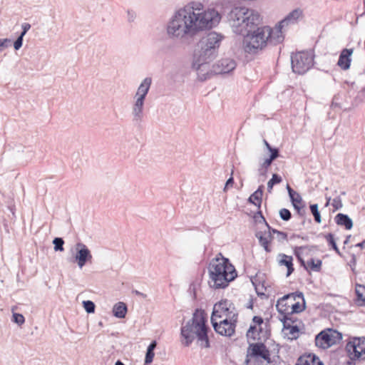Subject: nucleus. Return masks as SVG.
Returning a JSON list of instances; mask_svg holds the SVG:
<instances>
[{"mask_svg": "<svg viewBox=\"0 0 365 365\" xmlns=\"http://www.w3.org/2000/svg\"><path fill=\"white\" fill-rule=\"evenodd\" d=\"M289 298H292L294 300H296L297 298L303 299V293L302 292H295L285 294L280 298L276 304L277 312L279 314L283 316L289 312V309L290 306L286 302V301Z\"/></svg>", "mask_w": 365, "mask_h": 365, "instance_id": "2eb2a0df", "label": "nucleus"}, {"mask_svg": "<svg viewBox=\"0 0 365 365\" xmlns=\"http://www.w3.org/2000/svg\"><path fill=\"white\" fill-rule=\"evenodd\" d=\"M220 20L221 16L215 9L204 10L202 3L192 1L174 13L167 24L166 32L170 38L184 41L200 31L215 27Z\"/></svg>", "mask_w": 365, "mask_h": 365, "instance_id": "f257e3e1", "label": "nucleus"}, {"mask_svg": "<svg viewBox=\"0 0 365 365\" xmlns=\"http://www.w3.org/2000/svg\"><path fill=\"white\" fill-rule=\"evenodd\" d=\"M283 329L289 331V334L292 336V339H297L299 337V327L297 325H292L291 324H286L283 322Z\"/></svg>", "mask_w": 365, "mask_h": 365, "instance_id": "c756f323", "label": "nucleus"}, {"mask_svg": "<svg viewBox=\"0 0 365 365\" xmlns=\"http://www.w3.org/2000/svg\"><path fill=\"white\" fill-rule=\"evenodd\" d=\"M340 96L338 94V95H335L333 98H332V101H331V107L332 108H341V106H340V103H339V100H340Z\"/></svg>", "mask_w": 365, "mask_h": 365, "instance_id": "09e8293b", "label": "nucleus"}, {"mask_svg": "<svg viewBox=\"0 0 365 365\" xmlns=\"http://www.w3.org/2000/svg\"><path fill=\"white\" fill-rule=\"evenodd\" d=\"M277 262L279 266H285L287 267V277L290 276L294 272V267L292 256L279 253L277 255Z\"/></svg>", "mask_w": 365, "mask_h": 365, "instance_id": "a211bd4d", "label": "nucleus"}, {"mask_svg": "<svg viewBox=\"0 0 365 365\" xmlns=\"http://www.w3.org/2000/svg\"><path fill=\"white\" fill-rule=\"evenodd\" d=\"M273 160L268 158L260 165V167L268 170Z\"/></svg>", "mask_w": 365, "mask_h": 365, "instance_id": "4d7b16f0", "label": "nucleus"}, {"mask_svg": "<svg viewBox=\"0 0 365 365\" xmlns=\"http://www.w3.org/2000/svg\"><path fill=\"white\" fill-rule=\"evenodd\" d=\"M22 27V31L20 34V36H24L28 32V31L31 28V25L29 23H24L21 25Z\"/></svg>", "mask_w": 365, "mask_h": 365, "instance_id": "603ef678", "label": "nucleus"}, {"mask_svg": "<svg viewBox=\"0 0 365 365\" xmlns=\"http://www.w3.org/2000/svg\"><path fill=\"white\" fill-rule=\"evenodd\" d=\"M353 52L354 48H343L340 52L337 66L343 71H347L349 69Z\"/></svg>", "mask_w": 365, "mask_h": 365, "instance_id": "f3484780", "label": "nucleus"}, {"mask_svg": "<svg viewBox=\"0 0 365 365\" xmlns=\"http://www.w3.org/2000/svg\"><path fill=\"white\" fill-rule=\"evenodd\" d=\"M314 63L312 51H299L291 56V65L294 73L302 75L309 71Z\"/></svg>", "mask_w": 365, "mask_h": 365, "instance_id": "0eeeda50", "label": "nucleus"}, {"mask_svg": "<svg viewBox=\"0 0 365 365\" xmlns=\"http://www.w3.org/2000/svg\"><path fill=\"white\" fill-rule=\"evenodd\" d=\"M225 36L215 31H210L204 36L197 43V48L194 51L192 68L198 71V79L201 81L210 78V73L207 71L208 64L218 55L219 48Z\"/></svg>", "mask_w": 365, "mask_h": 365, "instance_id": "7ed1b4c3", "label": "nucleus"}, {"mask_svg": "<svg viewBox=\"0 0 365 365\" xmlns=\"http://www.w3.org/2000/svg\"><path fill=\"white\" fill-rule=\"evenodd\" d=\"M76 253L74 257V262H76L79 268L81 269L87 262L91 261L92 255L87 246L82 242L76 244Z\"/></svg>", "mask_w": 365, "mask_h": 365, "instance_id": "ddd939ff", "label": "nucleus"}, {"mask_svg": "<svg viewBox=\"0 0 365 365\" xmlns=\"http://www.w3.org/2000/svg\"><path fill=\"white\" fill-rule=\"evenodd\" d=\"M294 237H298V238H301L303 240H308L309 237L307 236H300L299 235H293L292 236V238H294Z\"/></svg>", "mask_w": 365, "mask_h": 365, "instance_id": "69168bd1", "label": "nucleus"}, {"mask_svg": "<svg viewBox=\"0 0 365 365\" xmlns=\"http://www.w3.org/2000/svg\"><path fill=\"white\" fill-rule=\"evenodd\" d=\"M262 332V328L259 327V328L257 329L256 325H250L248 331H247V337L248 339H252L253 340L256 339H260V337H257V336H259L260 333Z\"/></svg>", "mask_w": 365, "mask_h": 365, "instance_id": "bb28decb", "label": "nucleus"}, {"mask_svg": "<svg viewBox=\"0 0 365 365\" xmlns=\"http://www.w3.org/2000/svg\"><path fill=\"white\" fill-rule=\"evenodd\" d=\"M155 353L153 351L146 350L144 365L150 364L154 358Z\"/></svg>", "mask_w": 365, "mask_h": 365, "instance_id": "79ce46f5", "label": "nucleus"}, {"mask_svg": "<svg viewBox=\"0 0 365 365\" xmlns=\"http://www.w3.org/2000/svg\"><path fill=\"white\" fill-rule=\"evenodd\" d=\"M252 322L253 323L255 324L254 325H259V326H261L263 322H264V320L262 319V317H259V316H255L253 318H252Z\"/></svg>", "mask_w": 365, "mask_h": 365, "instance_id": "5fc2aeb1", "label": "nucleus"}, {"mask_svg": "<svg viewBox=\"0 0 365 365\" xmlns=\"http://www.w3.org/2000/svg\"><path fill=\"white\" fill-rule=\"evenodd\" d=\"M264 185H261L249 197L248 202L260 208L262 195H263Z\"/></svg>", "mask_w": 365, "mask_h": 365, "instance_id": "5701e85b", "label": "nucleus"}, {"mask_svg": "<svg viewBox=\"0 0 365 365\" xmlns=\"http://www.w3.org/2000/svg\"><path fill=\"white\" fill-rule=\"evenodd\" d=\"M223 316L234 322L237 321V313L235 312V307L233 303L227 299H222L214 305L211 317L218 319Z\"/></svg>", "mask_w": 365, "mask_h": 365, "instance_id": "9d476101", "label": "nucleus"}, {"mask_svg": "<svg viewBox=\"0 0 365 365\" xmlns=\"http://www.w3.org/2000/svg\"><path fill=\"white\" fill-rule=\"evenodd\" d=\"M355 293L357 304L359 306H365V285L356 283Z\"/></svg>", "mask_w": 365, "mask_h": 365, "instance_id": "393cba45", "label": "nucleus"}, {"mask_svg": "<svg viewBox=\"0 0 365 365\" xmlns=\"http://www.w3.org/2000/svg\"><path fill=\"white\" fill-rule=\"evenodd\" d=\"M258 172H259V175L260 176H262V177L265 178L267 176V169L261 168L259 166V168L258 169Z\"/></svg>", "mask_w": 365, "mask_h": 365, "instance_id": "13d9d810", "label": "nucleus"}, {"mask_svg": "<svg viewBox=\"0 0 365 365\" xmlns=\"http://www.w3.org/2000/svg\"><path fill=\"white\" fill-rule=\"evenodd\" d=\"M282 180V178L280 175L277 173L273 174L272 178L267 182V191L271 192L273 186L276 184L280 183Z\"/></svg>", "mask_w": 365, "mask_h": 365, "instance_id": "473e14b6", "label": "nucleus"}, {"mask_svg": "<svg viewBox=\"0 0 365 365\" xmlns=\"http://www.w3.org/2000/svg\"><path fill=\"white\" fill-rule=\"evenodd\" d=\"M12 322L21 326L25 322L24 317L19 313H13Z\"/></svg>", "mask_w": 365, "mask_h": 365, "instance_id": "ea45409f", "label": "nucleus"}, {"mask_svg": "<svg viewBox=\"0 0 365 365\" xmlns=\"http://www.w3.org/2000/svg\"><path fill=\"white\" fill-rule=\"evenodd\" d=\"M356 359H351L349 358V360L347 361L346 364L347 365H355L354 361H356Z\"/></svg>", "mask_w": 365, "mask_h": 365, "instance_id": "774afa93", "label": "nucleus"}, {"mask_svg": "<svg viewBox=\"0 0 365 365\" xmlns=\"http://www.w3.org/2000/svg\"><path fill=\"white\" fill-rule=\"evenodd\" d=\"M133 121L136 123H140L143 118V109L132 108Z\"/></svg>", "mask_w": 365, "mask_h": 365, "instance_id": "2f4dec72", "label": "nucleus"}, {"mask_svg": "<svg viewBox=\"0 0 365 365\" xmlns=\"http://www.w3.org/2000/svg\"><path fill=\"white\" fill-rule=\"evenodd\" d=\"M264 28L267 29V30H266L267 44L275 46L284 41V36L282 32L284 26H281L279 23H278L274 28H271L268 26H265Z\"/></svg>", "mask_w": 365, "mask_h": 365, "instance_id": "4468645a", "label": "nucleus"}, {"mask_svg": "<svg viewBox=\"0 0 365 365\" xmlns=\"http://www.w3.org/2000/svg\"><path fill=\"white\" fill-rule=\"evenodd\" d=\"M152 83V78L150 77H146L141 82L138 88L135 97H139L145 99L146 96L149 91Z\"/></svg>", "mask_w": 365, "mask_h": 365, "instance_id": "412c9836", "label": "nucleus"}, {"mask_svg": "<svg viewBox=\"0 0 365 365\" xmlns=\"http://www.w3.org/2000/svg\"><path fill=\"white\" fill-rule=\"evenodd\" d=\"M83 306L87 313H94L96 305L91 300H86L83 302Z\"/></svg>", "mask_w": 365, "mask_h": 365, "instance_id": "e433bc0d", "label": "nucleus"}, {"mask_svg": "<svg viewBox=\"0 0 365 365\" xmlns=\"http://www.w3.org/2000/svg\"><path fill=\"white\" fill-rule=\"evenodd\" d=\"M156 345H157L156 341H151L150 344L148 345V346L147 348V350H150V351H154V349H155Z\"/></svg>", "mask_w": 365, "mask_h": 365, "instance_id": "680f3d73", "label": "nucleus"}, {"mask_svg": "<svg viewBox=\"0 0 365 365\" xmlns=\"http://www.w3.org/2000/svg\"><path fill=\"white\" fill-rule=\"evenodd\" d=\"M334 220L338 225L344 227L346 230H349L353 227V221L346 214L338 213Z\"/></svg>", "mask_w": 365, "mask_h": 365, "instance_id": "4be33fe9", "label": "nucleus"}, {"mask_svg": "<svg viewBox=\"0 0 365 365\" xmlns=\"http://www.w3.org/2000/svg\"><path fill=\"white\" fill-rule=\"evenodd\" d=\"M207 269L210 277L208 284L215 289L226 288L237 276L235 267L221 253L210 260Z\"/></svg>", "mask_w": 365, "mask_h": 365, "instance_id": "39448f33", "label": "nucleus"}, {"mask_svg": "<svg viewBox=\"0 0 365 365\" xmlns=\"http://www.w3.org/2000/svg\"><path fill=\"white\" fill-rule=\"evenodd\" d=\"M236 66V62L233 59L222 58L213 66V71L217 74H226L235 70Z\"/></svg>", "mask_w": 365, "mask_h": 365, "instance_id": "dca6fc26", "label": "nucleus"}, {"mask_svg": "<svg viewBox=\"0 0 365 365\" xmlns=\"http://www.w3.org/2000/svg\"><path fill=\"white\" fill-rule=\"evenodd\" d=\"M324 237L326 239L328 245L330 247V248L334 250L338 255L341 256V254L334 239V235L332 233H328L327 235H324Z\"/></svg>", "mask_w": 365, "mask_h": 365, "instance_id": "cd10ccee", "label": "nucleus"}, {"mask_svg": "<svg viewBox=\"0 0 365 365\" xmlns=\"http://www.w3.org/2000/svg\"><path fill=\"white\" fill-rule=\"evenodd\" d=\"M267 232H257L255 236L258 239L259 245L264 247V250L267 252H270L272 251V249L269 247V243L271 242L273 238L272 235V234L277 235V240L279 242L287 241L288 235L287 232L272 228L269 225H267Z\"/></svg>", "mask_w": 365, "mask_h": 365, "instance_id": "6e6552de", "label": "nucleus"}, {"mask_svg": "<svg viewBox=\"0 0 365 365\" xmlns=\"http://www.w3.org/2000/svg\"><path fill=\"white\" fill-rule=\"evenodd\" d=\"M310 211L314 216V221L317 223L322 222V217L320 212L319 211V206L317 204H311L309 206Z\"/></svg>", "mask_w": 365, "mask_h": 365, "instance_id": "72a5a7b5", "label": "nucleus"}, {"mask_svg": "<svg viewBox=\"0 0 365 365\" xmlns=\"http://www.w3.org/2000/svg\"><path fill=\"white\" fill-rule=\"evenodd\" d=\"M145 100V99H144V98L136 97V100H135L133 107L143 109Z\"/></svg>", "mask_w": 365, "mask_h": 365, "instance_id": "8fccbe9b", "label": "nucleus"}, {"mask_svg": "<svg viewBox=\"0 0 365 365\" xmlns=\"http://www.w3.org/2000/svg\"><path fill=\"white\" fill-rule=\"evenodd\" d=\"M342 334L337 330L327 329L320 331L315 337V344L322 349H327L340 342Z\"/></svg>", "mask_w": 365, "mask_h": 365, "instance_id": "1a4fd4ad", "label": "nucleus"}, {"mask_svg": "<svg viewBox=\"0 0 365 365\" xmlns=\"http://www.w3.org/2000/svg\"><path fill=\"white\" fill-rule=\"evenodd\" d=\"M346 351L349 358L351 359H361L362 354H365V338H351L346 345Z\"/></svg>", "mask_w": 365, "mask_h": 365, "instance_id": "9b49d317", "label": "nucleus"}, {"mask_svg": "<svg viewBox=\"0 0 365 365\" xmlns=\"http://www.w3.org/2000/svg\"><path fill=\"white\" fill-rule=\"evenodd\" d=\"M287 190L292 206L302 202L303 200L301 195L294 191L289 185H287Z\"/></svg>", "mask_w": 365, "mask_h": 365, "instance_id": "a878e982", "label": "nucleus"}, {"mask_svg": "<svg viewBox=\"0 0 365 365\" xmlns=\"http://www.w3.org/2000/svg\"><path fill=\"white\" fill-rule=\"evenodd\" d=\"M259 359H264L267 364L272 361L269 350L262 342L252 343L249 344L245 359L246 365H263L259 362Z\"/></svg>", "mask_w": 365, "mask_h": 365, "instance_id": "423d86ee", "label": "nucleus"}, {"mask_svg": "<svg viewBox=\"0 0 365 365\" xmlns=\"http://www.w3.org/2000/svg\"><path fill=\"white\" fill-rule=\"evenodd\" d=\"M11 46V40L10 38L0 39V52L3 51L5 48Z\"/></svg>", "mask_w": 365, "mask_h": 365, "instance_id": "37998d69", "label": "nucleus"}, {"mask_svg": "<svg viewBox=\"0 0 365 365\" xmlns=\"http://www.w3.org/2000/svg\"><path fill=\"white\" fill-rule=\"evenodd\" d=\"M294 209L296 210L297 214L301 218H304L306 215V208H305V202L302 201L300 204H297L293 205Z\"/></svg>", "mask_w": 365, "mask_h": 365, "instance_id": "f704fd0d", "label": "nucleus"}, {"mask_svg": "<svg viewBox=\"0 0 365 365\" xmlns=\"http://www.w3.org/2000/svg\"><path fill=\"white\" fill-rule=\"evenodd\" d=\"M297 260L298 262H299L300 265L304 267V269L307 270L308 271V267L307 266V263L305 262V261L304 260V259L302 258V257H299V258H297Z\"/></svg>", "mask_w": 365, "mask_h": 365, "instance_id": "bf43d9fd", "label": "nucleus"}, {"mask_svg": "<svg viewBox=\"0 0 365 365\" xmlns=\"http://www.w3.org/2000/svg\"><path fill=\"white\" fill-rule=\"evenodd\" d=\"M23 40L24 36L19 35L14 42V48L16 51H18L21 48L23 45Z\"/></svg>", "mask_w": 365, "mask_h": 365, "instance_id": "49530a36", "label": "nucleus"}, {"mask_svg": "<svg viewBox=\"0 0 365 365\" xmlns=\"http://www.w3.org/2000/svg\"><path fill=\"white\" fill-rule=\"evenodd\" d=\"M296 365H324V364L315 354H309L299 356Z\"/></svg>", "mask_w": 365, "mask_h": 365, "instance_id": "aec40b11", "label": "nucleus"}, {"mask_svg": "<svg viewBox=\"0 0 365 365\" xmlns=\"http://www.w3.org/2000/svg\"><path fill=\"white\" fill-rule=\"evenodd\" d=\"M293 314H289V312L285 314L282 316V318H279V320L283 323L285 322L286 324H294L297 322V318L292 316Z\"/></svg>", "mask_w": 365, "mask_h": 365, "instance_id": "58836bf2", "label": "nucleus"}, {"mask_svg": "<svg viewBox=\"0 0 365 365\" xmlns=\"http://www.w3.org/2000/svg\"><path fill=\"white\" fill-rule=\"evenodd\" d=\"M322 261L319 259H315L314 258H311L307 262L308 269H309L313 272H320L322 269Z\"/></svg>", "mask_w": 365, "mask_h": 365, "instance_id": "c85d7f7f", "label": "nucleus"}, {"mask_svg": "<svg viewBox=\"0 0 365 365\" xmlns=\"http://www.w3.org/2000/svg\"><path fill=\"white\" fill-rule=\"evenodd\" d=\"M195 290H196V285L194 283H191L189 287V292H193L194 298L196 297Z\"/></svg>", "mask_w": 365, "mask_h": 365, "instance_id": "052dcab7", "label": "nucleus"}, {"mask_svg": "<svg viewBox=\"0 0 365 365\" xmlns=\"http://www.w3.org/2000/svg\"><path fill=\"white\" fill-rule=\"evenodd\" d=\"M53 244L54 245L53 249L56 252H63L64 250V240H63V238L55 237L53 240Z\"/></svg>", "mask_w": 365, "mask_h": 365, "instance_id": "c9c22d12", "label": "nucleus"}, {"mask_svg": "<svg viewBox=\"0 0 365 365\" xmlns=\"http://www.w3.org/2000/svg\"><path fill=\"white\" fill-rule=\"evenodd\" d=\"M349 264L351 267V271L353 272H355V267L356 264V258L355 255L353 254L351 255V259Z\"/></svg>", "mask_w": 365, "mask_h": 365, "instance_id": "864d4df0", "label": "nucleus"}, {"mask_svg": "<svg viewBox=\"0 0 365 365\" xmlns=\"http://www.w3.org/2000/svg\"><path fill=\"white\" fill-rule=\"evenodd\" d=\"M279 217L284 221H289L292 218V213L287 208H282L279 212Z\"/></svg>", "mask_w": 365, "mask_h": 365, "instance_id": "4c0bfd02", "label": "nucleus"}, {"mask_svg": "<svg viewBox=\"0 0 365 365\" xmlns=\"http://www.w3.org/2000/svg\"><path fill=\"white\" fill-rule=\"evenodd\" d=\"M233 173H234V171H233V169H232V172H231L230 177L227 180V181L225 182V187L223 188V191L224 192H227L228 188L232 187L234 183H235L234 178L232 176L233 175Z\"/></svg>", "mask_w": 365, "mask_h": 365, "instance_id": "c03bdc74", "label": "nucleus"}, {"mask_svg": "<svg viewBox=\"0 0 365 365\" xmlns=\"http://www.w3.org/2000/svg\"><path fill=\"white\" fill-rule=\"evenodd\" d=\"M229 18L233 32L244 37L243 48L246 53L257 54L267 45V29L259 26L262 19L257 11L245 6L235 7Z\"/></svg>", "mask_w": 365, "mask_h": 365, "instance_id": "f03ea898", "label": "nucleus"}, {"mask_svg": "<svg viewBox=\"0 0 365 365\" xmlns=\"http://www.w3.org/2000/svg\"><path fill=\"white\" fill-rule=\"evenodd\" d=\"M270 153L269 158L272 160H276L279 156V150L277 148H272L271 150H269Z\"/></svg>", "mask_w": 365, "mask_h": 365, "instance_id": "de8ad7c7", "label": "nucleus"}, {"mask_svg": "<svg viewBox=\"0 0 365 365\" xmlns=\"http://www.w3.org/2000/svg\"><path fill=\"white\" fill-rule=\"evenodd\" d=\"M303 11L301 9L297 8L289 12L282 21L279 23L284 27L289 24L297 23V20L302 16Z\"/></svg>", "mask_w": 365, "mask_h": 365, "instance_id": "6ab92c4d", "label": "nucleus"}, {"mask_svg": "<svg viewBox=\"0 0 365 365\" xmlns=\"http://www.w3.org/2000/svg\"><path fill=\"white\" fill-rule=\"evenodd\" d=\"M210 331L207 324V315L204 310L197 309L192 317L180 329L181 343L188 347L196 339V344L201 349L210 347L208 333Z\"/></svg>", "mask_w": 365, "mask_h": 365, "instance_id": "20e7f679", "label": "nucleus"}, {"mask_svg": "<svg viewBox=\"0 0 365 365\" xmlns=\"http://www.w3.org/2000/svg\"><path fill=\"white\" fill-rule=\"evenodd\" d=\"M133 293L135 294L137 296H140V297H142L143 298L146 297V294H143V293H142V292H139L138 290H133Z\"/></svg>", "mask_w": 365, "mask_h": 365, "instance_id": "0e129e2a", "label": "nucleus"}, {"mask_svg": "<svg viewBox=\"0 0 365 365\" xmlns=\"http://www.w3.org/2000/svg\"><path fill=\"white\" fill-rule=\"evenodd\" d=\"M355 247H360L361 249L365 248V239L361 242L357 243Z\"/></svg>", "mask_w": 365, "mask_h": 365, "instance_id": "e2e57ef3", "label": "nucleus"}, {"mask_svg": "<svg viewBox=\"0 0 365 365\" xmlns=\"http://www.w3.org/2000/svg\"><path fill=\"white\" fill-rule=\"evenodd\" d=\"M331 205L334 207L335 210L341 209L343 206L341 197L339 196L334 197Z\"/></svg>", "mask_w": 365, "mask_h": 365, "instance_id": "a18cd8bd", "label": "nucleus"}, {"mask_svg": "<svg viewBox=\"0 0 365 365\" xmlns=\"http://www.w3.org/2000/svg\"><path fill=\"white\" fill-rule=\"evenodd\" d=\"M217 319L211 317L210 321L214 330L222 336H231L234 334L236 323L229 320L227 318L217 322Z\"/></svg>", "mask_w": 365, "mask_h": 365, "instance_id": "f8f14e48", "label": "nucleus"}, {"mask_svg": "<svg viewBox=\"0 0 365 365\" xmlns=\"http://www.w3.org/2000/svg\"><path fill=\"white\" fill-rule=\"evenodd\" d=\"M305 247L301 246V247H296L294 250V254L295 257L297 258H299L302 257V250H304Z\"/></svg>", "mask_w": 365, "mask_h": 365, "instance_id": "6e6d98bb", "label": "nucleus"}, {"mask_svg": "<svg viewBox=\"0 0 365 365\" xmlns=\"http://www.w3.org/2000/svg\"><path fill=\"white\" fill-rule=\"evenodd\" d=\"M128 307L125 303L119 302L113 307V314L114 317L123 319L127 313Z\"/></svg>", "mask_w": 365, "mask_h": 365, "instance_id": "b1692460", "label": "nucleus"}, {"mask_svg": "<svg viewBox=\"0 0 365 365\" xmlns=\"http://www.w3.org/2000/svg\"><path fill=\"white\" fill-rule=\"evenodd\" d=\"M136 18V14L134 11L131 9L127 10V20L129 23H132L135 21Z\"/></svg>", "mask_w": 365, "mask_h": 365, "instance_id": "3c124183", "label": "nucleus"}, {"mask_svg": "<svg viewBox=\"0 0 365 365\" xmlns=\"http://www.w3.org/2000/svg\"><path fill=\"white\" fill-rule=\"evenodd\" d=\"M302 304H300L299 302H295L291 305V311H289V314H298L303 312L306 309V302L304 297H303Z\"/></svg>", "mask_w": 365, "mask_h": 365, "instance_id": "7c9ffc66", "label": "nucleus"}, {"mask_svg": "<svg viewBox=\"0 0 365 365\" xmlns=\"http://www.w3.org/2000/svg\"><path fill=\"white\" fill-rule=\"evenodd\" d=\"M263 143H264V145H265L266 148L268 150H271L272 149V146L270 145V144L267 141V140L264 139L263 140Z\"/></svg>", "mask_w": 365, "mask_h": 365, "instance_id": "338daca9", "label": "nucleus"}, {"mask_svg": "<svg viewBox=\"0 0 365 365\" xmlns=\"http://www.w3.org/2000/svg\"><path fill=\"white\" fill-rule=\"evenodd\" d=\"M254 220L256 222H263L265 226L267 227L268 222L266 221L264 217L262 215V212L261 210H258L255 215H254Z\"/></svg>", "mask_w": 365, "mask_h": 365, "instance_id": "a19ab883", "label": "nucleus"}]
</instances>
